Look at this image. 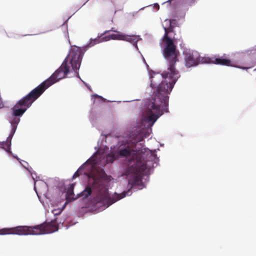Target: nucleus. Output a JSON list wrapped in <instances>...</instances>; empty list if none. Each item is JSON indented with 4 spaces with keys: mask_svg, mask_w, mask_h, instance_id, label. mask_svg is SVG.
<instances>
[{
    "mask_svg": "<svg viewBox=\"0 0 256 256\" xmlns=\"http://www.w3.org/2000/svg\"><path fill=\"white\" fill-rule=\"evenodd\" d=\"M78 170H79V169L76 172H74V174L73 176H72L73 178H75L79 176L80 174H79Z\"/></svg>",
    "mask_w": 256,
    "mask_h": 256,
    "instance_id": "obj_13",
    "label": "nucleus"
},
{
    "mask_svg": "<svg viewBox=\"0 0 256 256\" xmlns=\"http://www.w3.org/2000/svg\"><path fill=\"white\" fill-rule=\"evenodd\" d=\"M124 196H125V195H124V196H120V197L118 198V199H121V198H124Z\"/></svg>",
    "mask_w": 256,
    "mask_h": 256,
    "instance_id": "obj_17",
    "label": "nucleus"
},
{
    "mask_svg": "<svg viewBox=\"0 0 256 256\" xmlns=\"http://www.w3.org/2000/svg\"><path fill=\"white\" fill-rule=\"evenodd\" d=\"M141 40L140 38L138 36H130L129 35V42L132 44L133 46L136 49H138L137 42L138 40Z\"/></svg>",
    "mask_w": 256,
    "mask_h": 256,
    "instance_id": "obj_12",
    "label": "nucleus"
},
{
    "mask_svg": "<svg viewBox=\"0 0 256 256\" xmlns=\"http://www.w3.org/2000/svg\"><path fill=\"white\" fill-rule=\"evenodd\" d=\"M128 156V146L124 150L119 151H112L107 154L106 156V162L112 163L114 160L120 156Z\"/></svg>",
    "mask_w": 256,
    "mask_h": 256,
    "instance_id": "obj_7",
    "label": "nucleus"
},
{
    "mask_svg": "<svg viewBox=\"0 0 256 256\" xmlns=\"http://www.w3.org/2000/svg\"><path fill=\"white\" fill-rule=\"evenodd\" d=\"M206 62H212L216 64H220L226 66H232L230 60L222 58H206Z\"/></svg>",
    "mask_w": 256,
    "mask_h": 256,
    "instance_id": "obj_9",
    "label": "nucleus"
},
{
    "mask_svg": "<svg viewBox=\"0 0 256 256\" xmlns=\"http://www.w3.org/2000/svg\"><path fill=\"white\" fill-rule=\"evenodd\" d=\"M83 52L82 50L74 47L71 49L69 54L66 57L61 66L47 80L32 90L26 96L20 100L12 108V116H14L10 122L12 131L7 138L8 148L11 145V140L14 133L17 124L20 121L19 116H22L32 104L50 86L66 76L70 72V69L77 72L80 68Z\"/></svg>",
    "mask_w": 256,
    "mask_h": 256,
    "instance_id": "obj_2",
    "label": "nucleus"
},
{
    "mask_svg": "<svg viewBox=\"0 0 256 256\" xmlns=\"http://www.w3.org/2000/svg\"><path fill=\"white\" fill-rule=\"evenodd\" d=\"M113 202H112V203H109V204H108V206L109 205H111V204H112Z\"/></svg>",
    "mask_w": 256,
    "mask_h": 256,
    "instance_id": "obj_19",
    "label": "nucleus"
},
{
    "mask_svg": "<svg viewBox=\"0 0 256 256\" xmlns=\"http://www.w3.org/2000/svg\"><path fill=\"white\" fill-rule=\"evenodd\" d=\"M8 143L10 144L9 142L6 140V142H3L2 144L0 143V145H1V146L6 145V146L8 147Z\"/></svg>",
    "mask_w": 256,
    "mask_h": 256,
    "instance_id": "obj_14",
    "label": "nucleus"
},
{
    "mask_svg": "<svg viewBox=\"0 0 256 256\" xmlns=\"http://www.w3.org/2000/svg\"><path fill=\"white\" fill-rule=\"evenodd\" d=\"M58 229V226L56 220H54L32 226H20L11 228H4L0 230V234H44L55 232Z\"/></svg>",
    "mask_w": 256,
    "mask_h": 256,
    "instance_id": "obj_3",
    "label": "nucleus"
},
{
    "mask_svg": "<svg viewBox=\"0 0 256 256\" xmlns=\"http://www.w3.org/2000/svg\"><path fill=\"white\" fill-rule=\"evenodd\" d=\"M176 22H173L172 26H175V25L176 24Z\"/></svg>",
    "mask_w": 256,
    "mask_h": 256,
    "instance_id": "obj_18",
    "label": "nucleus"
},
{
    "mask_svg": "<svg viewBox=\"0 0 256 256\" xmlns=\"http://www.w3.org/2000/svg\"><path fill=\"white\" fill-rule=\"evenodd\" d=\"M184 54V62L186 66L190 68L196 66L198 64V58L195 56L194 52L190 51H186Z\"/></svg>",
    "mask_w": 256,
    "mask_h": 256,
    "instance_id": "obj_8",
    "label": "nucleus"
},
{
    "mask_svg": "<svg viewBox=\"0 0 256 256\" xmlns=\"http://www.w3.org/2000/svg\"><path fill=\"white\" fill-rule=\"evenodd\" d=\"M166 45L163 50V55L168 63L169 70L178 71L175 68V64L178 61V52L176 51V46L174 44L173 40H164Z\"/></svg>",
    "mask_w": 256,
    "mask_h": 256,
    "instance_id": "obj_5",
    "label": "nucleus"
},
{
    "mask_svg": "<svg viewBox=\"0 0 256 256\" xmlns=\"http://www.w3.org/2000/svg\"><path fill=\"white\" fill-rule=\"evenodd\" d=\"M104 34L101 36L102 38H95L94 40H92L89 44L90 46H92L94 44H98L100 42L104 41H107L110 40H124L128 41V36L120 34L119 33L116 34H112L108 36H103Z\"/></svg>",
    "mask_w": 256,
    "mask_h": 256,
    "instance_id": "obj_6",
    "label": "nucleus"
},
{
    "mask_svg": "<svg viewBox=\"0 0 256 256\" xmlns=\"http://www.w3.org/2000/svg\"><path fill=\"white\" fill-rule=\"evenodd\" d=\"M105 173L92 174L90 176L88 186L80 193L84 198H88L92 194V188L98 192V198L102 203L108 204L110 197L108 194L107 181L105 179Z\"/></svg>",
    "mask_w": 256,
    "mask_h": 256,
    "instance_id": "obj_4",
    "label": "nucleus"
},
{
    "mask_svg": "<svg viewBox=\"0 0 256 256\" xmlns=\"http://www.w3.org/2000/svg\"><path fill=\"white\" fill-rule=\"evenodd\" d=\"M240 68H242V69H246V68H244V67H241Z\"/></svg>",
    "mask_w": 256,
    "mask_h": 256,
    "instance_id": "obj_20",
    "label": "nucleus"
},
{
    "mask_svg": "<svg viewBox=\"0 0 256 256\" xmlns=\"http://www.w3.org/2000/svg\"><path fill=\"white\" fill-rule=\"evenodd\" d=\"M165 22H168L169 26L168 28L164 27V35L163 38V40H172L168 36V34L169 33L173 32L174 26H172V24L173 22H176V20H166Z\"/></svg>",
    "mask_w": 256,
    "mask_h": 256,
    "instance_id": "obj_10",
    "label": "nucleus"
},
{
    "mask_svg": "<svg viewBox=\"0 0 256 256\" xmlns=\"http://www.w3.org/2000/svg\"><path fill=\"white\" fill-rule=\"evenodd\" d=\"M4 106V104L2 103L0 104V108H3Z\"/></svg>",
    "mask_w": 256,
    "mask_h": 256,
    "instance_id": "obj_15",
    "label": "nucleus"
},
{
    "mask_svg": "<svg viewBox=\"0 0 256 256\" xmlns=\"http://www.w3.org/2000/svg\"><path fill=\"white\" fill-rule=\"evenodd\" d=\"M74 184H71L69 185L66 194V200L68 202H70L74 200L76 198H74Z\"/></svg>",
    "mask_w": 256,
    "mask_h": 256,
    "instance_id": "obj_11",
    "label": "nucleus"
},
{
    "mask_svg": "<svg viewBox=\"0 0 256 256\" xmlns=\"http://www.w3.org/2000/svg\"><path fill=\"white\" fill-rule=\"evenodd\" d=\"M130 16H134V12H132V13H130Z\"/></svg>",
    "mask_w": 256,
    "mask_h": 256,
    "instance_id": "obj_16",
    "label": "nucleus"
},
{
    "mask_svg": "<svg viewBox=\"0 0 256 256\" xmlns=\"http://www.w3.org/2000/svg\"><path fill=\"white\" fill-rule=\"evenodd\" d=\"M180 76L178 71L170 72L168 68L162 74L154 73L150 78V86L156 90L154 97L148 104V116L144 117L129 134V180H142L148 172L146 160L147 154L140 142L149 136L152 126L163 111L168 112V94Z\"/></svg>",
    "mask_w": 256,
    "mask_h": 256,
    "instance_id": "obj_1",
    "label": "nucleus"
}]
</instances>
